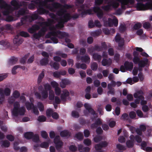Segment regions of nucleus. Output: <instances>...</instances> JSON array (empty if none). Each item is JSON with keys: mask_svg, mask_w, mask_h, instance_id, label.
<instances>
[{"mask_svg": "<svg viewBox=\"0 0 152 152\" xmlns=\"http://www.w3.org/2000/svg\"><path fill=\"white\" fill-rule=\"evenodd\" d=\"M119 2H120L121 7L123 9H125L126 7H130L129 6V4H132L134 3V0H114L110 3H109L108 5L103 8L104 10H108L111 9V7L117 8L119 5Z\"/></svg>", "mask_w": 152, "mask_h": 152, "instance_id": "obj_1", "label": "nucleus"}, {"mask_svg": "<svg viewBox=\"0 0 152 152\" xmlns=\"http://www.w3.org/2000/svg\"><path fill=\"white\" fill-rule=\"evenodd\" d=\"M45 91H43L41 95L38 93H36L35 95L37 98L43 100L46 98L48 96V90L49 91V98L50 100H52L54 98V93L53 91L51 90V87L49 85L47 84L45 86Z\"/></svg>", "mask_w": 152, "mask_h": 152, "instance_id": "obj_2", "label": "nucleus"}, {"mask_svg": "<svg viewBox=\"0 0 152 152\" xmlns=\"http://www.w3.org/2000/svg\"><path fill=\"white\" fill-rule=\"evenodd\" d=\"M136 51H134L133 53L134 58L133 61L134 64H138L139 70L140 71L141 70L142 67H143L145 65L147 64L148 59L146 58L145 59L144 61L140 60V58L138 56L139 53L137 51L142 52L143 50V49L141 48L137 47L136 48Z\"/></svg>", "mask_w": 152, "mask_h": 152, "instance_id": "obj_3", "label": "nucleus"}, {"mask_svg": "<svg viewBox=\"0 0 152 152\" xmlns=\"http://www.w3.org/2000/svg\"><path fill=\"white\" fill-rule=\"evenodd\" d=\"M58 15L60 17L59 19L57 20L58 23L56 26V28H62L63 27V24L66 22L70 18V15L66 11L62 10L58 12Z\"/></svg>", "mask_w": 152, "mask_h": 152, "instance_id": "obj_4", "label": "nucleus"}, {"mask_svg": "<svg viewBox=\"0 0 152 152\" xmlns=\"http://www.w3.org/2000/svg\"><path fill=\"white\" fill-rule=\"evenodd\" d=\"M54 0H37V2L39 1V7H40L42 6H43L45 7L48 9L49 10L53 11L55 10L54 9L59 7L60 6V5L57 3H53L51 4L47 1H52Z\"/></svg>", "mask_w": 152, "mask_h": 152, "instance_id": "obj_5", "label": "nucleus"}, {"mask_svg": "<svg viewBox=\"0 0 152 152\" xmlns=\"http://www.w3.org/2000/svg\"><path fill=\"white\" fill-rule=\"evenodd\" d=\"M81 10L82 11V14L85 13L86 14H89L93 13V12L97 13L98 17L99 18H101L103 15V13L102 10L98 7H95L93 10L89 9L87 10L86 8H85L83 6H82L81 7Z\"/></svg>", "mask_w": 152, "mask_h": 152, "instance_id": "obj_6", "label": "nucleus"}, {"mask_svg": "<svg viewBox=\"0 0 152 152\" xmlns=\"http://www.w3.org/2000/svg\"><path fill=\"white\" fill-rule=\"evenodd\" d=\"M19 104L18 102H15L14 104V107L12 113L13 115L17 116L18 115H23L25 112V110L23 107H19Z\"/></svg>", "mask_w": 152, "mask_h": 152, "instance_id": "obj_7", "label": "nucleus"}, {"mask_svg": "<svg viewBox=\"0 0 152 152\" xmlns=\"http://www.w3.org/2000/svg\"><path fill=\"white\" fill-rule=\"evenodd\" d=\"M130 140H127L126 142V146L129 148L133 146L135 140L137 142H140L142 140L141 138L139 136H137L135 137L133 135H130Z\"/></svg>", "mask_w": 152, "mask_h": 152, "instance_id": "obj_8", "label": "nucleus"}, {"mask_svg": "<svg viewBox=\"0 0 152 152\" xmlns=\"http://www.w3.org/2000/svg\"><path fill=\"white\" fill-rule=\"evenodd\" d=\"M20 35L24 37H27L29 36V34L27 33L24 31H22L20 33V34L18 35L15 37L13 40L14 43L19 45L22 43L23 40L20 39Z\"/></svg>", "mask_w": 152, "mask_h": 152, "instance_id": "obj_9", "label": "nucleus"}, {"mask_svg": "<svg viewBox=\"0 0 152 152\" xmlns=\"http://www.w3.org/2000/svg\"><path fill=\"white\" fill-rule=\"evenodd\" d=\"M143 92L141 91H139L134 94V98L138 99L141 101V105H143L146 104V101L145 100L143 96Z\"/></svg>", "mask_w": 152, "mask_h": 152, "instance_id": "obj_10", "label": "nucleus"}, {"mask_svg": "<svg viewBox=\"0 0 152 152\" xmlns=\"http://www.w3.org/2000/svg\"><path fill=\"white\" fill-rule=\"evenodd\" d=\"M118 20L115 17H112L111 18H109L108 21H105L104 23V25L106 26H112L114 25L117 26L118 25Z\"/></svg>", "mask_w": 152, "mask_h": 152, "instance_id": "obj_11", "label": "nucleus"}, {"mask_svg": "<svg viewBox=\"0 0 152 152\" xmlns=\"http://www.w3.org/2000/svg\"><path fill=\"white\" fill-rule=\"evenodd\" d=\"M10 94V90L8 88H6L4 90L0 89V104L2 103L4 99V96H8Z\"/></svg>", "mask_w": 152, "mask_h": 152, "instance_id": "obj_12", "label": "nucleus"}, {"mask_svg": "<svg viewBox=\"0 0 152 152\" xmlns=\"http://www.w3.org/2000/svg\"><path fill=\"white\" fill-rule=\"evenodd\" d=\"M133 67V64L131 62L126 61L124 64V65H122L120 68L121 71L123 72H124L126 70L131 71Z\"/></svg>", "mask_w": 152, "mask_h": 152, "instance_id": "obj_13", "label": "nucleus"}, {"mask_svg": "<svg viewBox=\"0 0 152 152\" xmlns=\"http://www.w3.org/2000/svg\"><path fill=\"white\" fill-rule=\"evenodd\" d=\"M50 30L51 31L50 36H56L61 38L64 37V33L57 31L55 27H50Z\"/></svg>", "mask_w": 152, "mask_h": 152, "instance_id": "obj_14", "label": "nucleus"}, {"mask_svg": "<svg viewBox=\"0 0 152 152\" xmlns=\"http://www.w3.org/2000/svg\"><path fill=\"white\" fill-rule=\"evenodd\" d=\"M0 6L1 8H4L5 11L3 12L4 15H6L9 12V6L2 0H0Z\"/></svg>", "mask_w": 152, "mask_h": 152, "instance_id": "obj_15", "label": "nucleus"}, {"mask_svg": "<svg viewBox=\"0 0 152 152\" xmlns=\"http://www.w3.org/2000/svg\"><path fill=\"white\" fill-rule=\"evenodd\" d=\"M46 114L48 117L51 115L53 118L54 119H57L58 118V114L56 112L52 113V110L51 109H48L47 110Z\"/></svg>", "mask_w": 152, "mask_h": 152, "instance_id": "obj_16", "label": "nucleus"}, {"mask_svg": "<svg viewBox=\"0 0 152 152\" xmlns=\"http://www.w3.org/2000/svg\"><path fill=\"white\" fill-rule=\"evenodd\" d=\"M107 56V55H105L104 53L103 55V59L102 61V64L104 66H109L112 63V60L111 59L109 58L107 60L105 58Z\"/></svg>", "mask_w": 152, "mask_h": 152, "instance_id": "obj_17", "label": "nucleus"}, {"mask_svg": "<svg viewBox=\"0 0 152 152\" xmlns=\"http://www.w3.org/2000/svg\"><path fill=\"white\" fill-rule=\"evenodd\" d=\"M115 41L118 43V45L119 47H122L124 44V39L121 38L119 34H117L115 37Z\"/></svg>", "mask_w": 152, "mask_h": 152, "instance_id": "obj_18", "label": "nucleus"}, {"mask_svg": "<svg viewBox=\"0 0 152 152\" xmlns=\"http://www.w3.org/2000/svg\"><path fill=\"white\" fill-rule=\"evenodd\" d=\"M26 105L27 110H30L31 109H33V111L34 113L36 115H38L39 113L38 110L36 109L34 107L33 104L31 103V104L29 103H26Z\"/></svg>", "mask_w": 152, "mask_h": 152, "instance_id": "obj_19", "label": "nucleus"}, {"mask_svg": "<svg viewBox=\"0 0 152 152\" xmlns=\"http://www.w3.org/2000/svg\"><path fill=\"white\" fill-rule=\"evenodd\" d=\"M54 143L56 144V147L57 149H58L61 147L63 145L62 142L59 140V136H56L54 139Z\"/></svg>", "mask_w": 152, "mask_h": 152, "instance_id": "obj_20", "label": "nucleus"}, {"mask_svg": "<svg viewBox=\"0 0 152 152\" xmlns=\"http://www.w3.org/2000/svg\"><path fill=\"white\" fill-rule=\"evenodd\" d=\"M13 97H11L8 100V102L10 103H12L14 101L13 98H18L20 96V94L19 92L17 91H14L12 94Z\"/></svg>", "mask_w": 152, "mask_h": 152, "instance_id": "obj_21", "label": "nucleus"}, {"mask_svg": "<svg viewBox=\"0 0 152 152\" xmlns=\"http://www.w3.org/2000/svg\"><path fill=\"white\" fill-rule=\"evenodd\" d=\"M84 107L86 109V110L88 112L89 114L93 115L94 116H95L94 112L92 108H91L89 104H88L86 103L84 104Z\"/></svg>", "mask_w": 152, "mask_h": 152, "instance_id": "obj_22", "label": "nucleus"}, {"mask_svg": "<svg viewBox=\"0 0 152 152\" xmlns=\"http://www.w3.org/2000/svg\"><path fill=\"white\" fill-rule=\"evenodd\" d=\"M146 129V127L144 125H141L140 126V129H136V132L139 135H141L142 134V131H144Z\"/></svg>", "mask_w": 152, "mask_h": 152, "instance_id": "obj_23", "label": "nucleus"}, {"mask_svg": "<svg viewBox=\"0 0 152 152\" xmlns=\"http://www.w3.org/2000/svg\"><path fill=\"white\" fill-rule=\"evenodd\" d=\"M147 144L146 142H143L141 144V146L143 149L147 152L151 151L152 150L151 147H146Z\"/></svg>", "mask_w": 152, "mask_h": 152, "instance_id": "obj_24", "label": "nucleus"}, {"mask_svg": "<svg viewBox=\"0 0 152 152\" xmlns=\"http://www.w3.org/2000/svg\"><path fill=\"white\" fill-rule=\"evenodd\" d=\"M69 95V92L66 90H64L62 91V93L61 95V99L64 100L66 97Z\"/></svg>", "mask_w": 152, "mask_h": 152, "instance_id": "obj_25", "label": "nucleus"}, {"mask_svg": "<svg viewBox=\"0 0 152 152\" xmlns=\"http://www.w3.org/2000/svg\"><path fill=\"white\" fill-rule=\"evenodd\" d=\"M140 103V100L138 99H136L135 100L134 102H132L130 103L131 107L134 108H135L137 106V104Z\"/></svg>", "mask_w": 152, "mask_h": 152, "instance_id": "obj_26", "label": "nucleus"}, {"mask_svg": "<svg viewBox=\"0 0 152 152\" xmlns=\"http://www.w3.org/2000/svg\"><path fill=\"white\" fill-rule=\"evenodd\" d=\"M39 28V27L37 25H34L31 28H30L28 30V31L31 33H33Z\"/></svg>", "mask_w": 152, "mask_h": 152, "instance_id": "obj_27", "label": "nucleus"}, {"mask_svg": "<svg viewBox=\"0 0 152 152\" xmlns=\"http://www.w3.org/2000/svg\"><path fill=\"white\" fill-rule=\"evenodd\" d=\"M107 144V143L106 142H103V143L101 145H100L98 144L95 146V149L96 150H98L102 148V147L105 146H106Z\"/></svg>", "mask_w": 152, "mask_h": 152, "instance_id": "obj_28", "label": "nucleus"}, {"mask_svg": "<svg viewBox=\"0 0 152 152\" xmlns=\"http://www.w3.org/2000/svg\"><path fill=\"white\" fill-rule=\"evenodd\" d=\"M42 33L40 34L39 33L38 34H34V37L36 39L38 38L39 37L42 36V35H43L44 34V31H45V28H43L42 30Z\"/></svg>", "mask_w": 152, "mask_h": 152, "instance_id": "obj_29", "label": "nucleus"}, {"mask_svg": "<svg viewBox=\"0 0 152 152\" xmlns=\"http://www.w3.org/2000/svg\"><path fill=\"white\" fill-rule=\"evenodd\" d=\"M33 135V133L31 132H28L24 134L25 137L27 139H30L31 138Z\"/></svg>", "mask_w": 152, "mask_h": 152, "instance_id": "obj_30", "label": "nucleus"}, {"mask_svg": "<svg viewBox=\"0 0 152 152\" xmlns=\"http://www.w3.org/2000/svg\"><path fill=\"white\" fill-rule=\"evenodd\" d=\"M60 135L61 137L70 136L69 133L67 131H64L61 132Z\"/></svg>", "mask_w": 152, "mask_h": 152, "instance_id": "obj_31", "label": "nucleus"}, {"mask_svg": "<svg viewBox=\"0 0 152 152\" xmlns=\"http://www.w3.org/2000/svg\"><path fill=\"white\" fill-rule=\"evenodd\" d=\"M75 137L77 139L80 140L83 139V136L82 133L79 132L76 134Z\"/></svg>", "mask_w": 152, "mask_h": 152, "instance_id": "obj_32", "label": "nucleus"}, {"mask_svg": "<svg viewBox=\"0 0 152 152\" xmlns=\"http://www.w3.org/2000/svg\"><path fill=\"white\" fill-rule=\"evenodd\" d=\"M102 123L101 121L99 119H98L96 123L95 124L92 125L91 126L92 128H94L97 127V126L100 125Z\"/></svg>", "mask_w": 152, "mask_h": 152, "instance_id": "obj_33", "label": "nucleus"}, {"mask_svg": "<svg viewBox=\"0 0 152 152\" xmlns=\"http://www.w3.org/2000/svg\"><path fill=\"white\" fill-rule=\"evenodd\" d=\"M93 58L95 60H100L101 59V56L97 54H95L93 55Z\"/></svg>", "mask_w": 152, "mask_h": 152, "instance_id": "obj_34", "label": "nucleus"}, {"mask_svg": "<svg viewBox=\"0 0 152 152\" xmlns=\"http://www.w3.org/2000/svg\"><path fill=\"white\" fill-rule=\"evenodd\" d=\"M56 55L58 56H60L64 58H66L67 57V55L65 54L62 53L60 51L57 52L56 53Z\"/></svg>", "mask_w": 152, "mask_h": 152, "instance_id": "obj_35", "label": "nucleus"}, {"mask_svg": "<svg viewBox=\"0 0 152 152\" xmlns=\"http://www.w3.org/2000/svg\"><path fill=\"white\" fill-rule=\"evenodd\" d=\"M76 66L77 68L80 67L83 69H85L86 68V66L85 64H83L80 65L79 64H76Z\"/></svg>", "mask_w": 152, "mask_h": 152, "instance_id": "obj_36", "label": "nucleus"}, {"mask_svg": "<svg viewBox=\"0 0 152 152\" xmlns=\"http://www.w3.org/2000/svg\"><path fill=\"white\" fill-rule=\"evenodd\" d=\"M50 65L52 67L56 69H58L59 68V64L57 63H54L53 64L51 63Z\"/></svg>", "mask_w": 152, "mask_h": 152, "instance_id": "obj_37", "label": "nucleus"}, {"mask_svg": "<svg viewBox=\"0 0 152 152\" xmlns=\"http://www.w3.org/2000/svg\"><path fill=\"white\" fill-rule=\"evenodd\" d=\"M84 144L86 145H89L91 143V140L88 139H86L84 140Z\"/></svg>", "mask_w": 152, "mask_h": 152, "instance_id": "obj_38", "label": "nucleus"}, {"mask_svg": "<svg viewBox=\"0 0 152 152\" xmlns=\"http://www.w3.org/2000/svg\"><path fill=\"white\" fill-rule=\"evenodd\" d=\"M11 4L15 7V8H17L18 7V4L16 1H13L11 2Z\"/></svg>", "mask_w": 152, "mask_h": 152, "instance_id": "obj_39", "label": "nucleus"}, {"mask_svg": "<svg viewBox=\"0 0 152 152\" xmlns=\"http://www.w3.org/2000/svg\"><path fill=\"white\" fill-rule=\"evenodd\" d=\"M40 63L42 65H45L48 63V61L47 58L44 59L40 61Z\"/></svg>", "mask_w": 152, "mask_h": 152, "instance_id": "obj_40", "label": "nucleus"}, {"mask_svg": "<svg viewBox=\"0 0 152 152\" xmlns=\"http://www.w3.org/2000/svg\"><path fill=\"white\" fill-rule=\"evenodd\" d=\"M89 58L87 56H86L81 58V60L85 62H88L89 61Z\"/></svg>", "mask_w": 152, "mask_h": 152, "instance_id": "obj_41", "label": "nucleus"}, {"mask_svg": "<svg viewBox=\"0 0 152 152\" xmlns=\"http://www.w3.org/2000/svg\"><path fill=\"white\" fill-rule=\"evenodd\" d=\"M129 115L130 118H134L136 117V114L134 112L132 111L130 113Z\"/></svg>", "mask_w": 152, "mask_h": 152, "instance_id": "obj_42", "label": "nucleus"}, {"mask_svg": "<svg viewBox=\"0 0 152 152\" xmlns=\"http://www.w3.org/2000/svg\"><path fill=\"white\" fill-rule=\"evenodd\" d=\"M46 120L45 117L43 116H39L38 119V120L40 122L45 121Z\"/></svg>", "mask_w": 152, "mask_h": 152, "instance_id": "obj_43", "label": "nucleus"}, {"mask_svg": "<svg viewBox=\"0 0 152 152\" xmlns=\"http://www.w3.org/2000/svg\"><path fill=\"white\" fill-rule=\"evenodd\" d=\"M37 106L39 109L40 111H42L43 110L44 106L42 103L40 102H38L37 103Z\"/></svg>", "mask_w": 152, "mask_h": 152, "instance_id": "obj_44", "label": "nucleus"}, {"mask_svg": "<svg viewBox=\"0 0 152 152\" xmlns=\"http://www.w3.org/2000/svg\"><path fill=\"white\" fill-rule=\"evenodd\" d=\"M44 77V73L43 72H42L41 74L39 75L38 78V81L39 82H40L41 81V79Z\"/></svg>", "mask_w": 152, "mask_h": 152, "instance_id": "obj_45", "label": "nucleus"}, {"mask_svg": "<svg viewBox=\"0 0 152 152\" xmlns=\"http://www.w3.org/2000/svg\"><path fill=\"white\" fill-rule=\"evenodd\" d=\"M51 84L52 86L55 88H58V83L55 81H52L51 83Z\"/></svg>", "mask_w": 152, "mask_h": 152, "instance_id": "obj_46", "label": "nucleus"}, {"mask_svg": "<svg viewBox=\"0 0 152 152\" xmlns=\"http://www.w3.org/2000/svg\"><path fill=\"white\" fill-rule=\"evenodd\" d=\"M41 135L42 137L44 138H46L48 136V134L47 133L44 131H42L41 132Z\"/></svg>", "mask_w": 152, "mask_h": 152, "instance_id": "obj_47", "label": "nucleus"}, {"mask_svg": "<svg viewBox=\"0 0 152 152\" xmlns=\"http://www.w3.org/2000/svg\"><path fill=\"white\" fill-rule=\"evenodd\" d=\"M116 83L115 82L113 81H111L110 84H109L108 86V87L109 89L111 88V86L114 87L115 86Z\"/></svg>", "mask_w": 152, "mask_h": 152, "instance_id": "obj_48", "label": "nucleus"}, {"mask_svg": "<svg viewBox=\"0 0 152 152\" xmlns=\"http://www.w3.org/2000/svg\"><path fill=\"white\" fill-rule=\"evenodd\" d=\"M97 68V65L96 63H93L91 66V68L93 70H96Z\"/></svg>", "mask_w": 152, "mask_h": 152, "instance_id": "obj_49", "label": "nucleus"}, {"mask_svg": "<svg viewBox=\"0 0 152 152\" xmlns=\"http://www.w3.org/2000/svg\"><path fill=\"white\" fill-rule=\"evenodd\" d=\"M137 114V115L140 117H142L143 115L142 112L139 110H138L136 111Z\"/></svg>", "mask_w": 152, "mask_h": 152, "instance_id": "obj_50", "label": "nucleus"}, {"mask_svg": "<svg viewBox=\"0 0 152 152\" xmlns=\"http://www.w3.org/2000/svg\"><path fill=\"white\" fill-rule=\"evenodd\" d=\"M127 99L129 101H131L133 100V97L132 95L131 94H128L126 96Z\"/></svg>", "mask_w": 152, "mask_h": 152, "instance_id": "obj_51", "label": "nucleus"}, {"mask_svg": "<svg viewBox=\"0 0 152 152\" xmlns=\"http://www.w3.org/2000/svg\"><path fill=\"white\" fill-rule=\"evenodd\" d=\"M151 25L148 22H145L143 24V27H144L146 29H147L149 28Z\"/></svg>", "mask_w": 152, "mask_h": 152, "instance_id": "obj_52", "label": "nucleus"}, {"mask_svg": "<svg viewBox=\"0 0 152 152\" xmlns=\"http://www.w3.org/2000/svg\"><path fill=\"white\" fill-rule=\"evenodd\" d=\"M7 139L11 141H12L14 140V137L11 135H7Z\"/></svg>", "mask_w": 152, "mask_h": 152, "instance_id": "obj_53", "label": "nucleus"}, {"mask_svg": "<svg viewBox=\"0 0 152 152\" xmlns=\"http://www.w3.org/2000/svg\"><path fill=\"white\" fill-rule=\"evenodd\" d=\"M49 146L48 143L47 142H44L41 145V147L43 148H46Z\"/></svg>", "mask_w": 152, "mask_h": 152, "instance_id": "obj_54", "label": "nucleus"}, {"mask_svg": "<svg viewBox=\"0 0 152 152\" xmlns=\"http://www.w3.org/2000/svg\"><path fill=\"white\" fill-rule=\"evenodd\" d=\"M142 24L140 23L136 24L134 26V28L135 29H138L141 27Z\"/></svg>", "mask_w": 152, "mask_h": 152, "instance_id": "obj_55", "label": "nucleus"}, {"mask_svg": "<svg viewBox=\"0 0 152 152\" xmlns=\"http://www.w3.org/2000/svg\"><path fill=\"white\" fill-rule=\"evenodd\" d=\"M55 92L57 95H59L60 94V89L59 88H56L55 89Z\"/></svg>", "mask_w": 152, "mask_h": 152, "instance_id": "obj_56", "label": "nucleus"}, {"mask_svg": "<svg viewBox=\"0 0 152 152\" xmlns=\"http://www.w3.org/2000/svg\"><path fill=\"white\" fill-rule=\"evenodd\" d=\"M69 149L71 151H74L76 150L77 148L75 146L71 145L70 146Z\"/></svg>", "mask_w": 152, "mask_h": 152, "instance_id": "obj_57", "label": "nucleus"}, {"mask_svg": "<svg viewBox=\"0 0 152 152\" xmlns=\"http://www.w3.org/2000/svg\"><path fill=\"white\" fill-rule=\"evenodd\" d=\"M84 135L85 137H88L90 134L89 131L88 130H85L84 132Z\"/></svg>", "mask_w": 152, "mask_h": 152, "instance_id": "obj_58", "label": "nucleus"}, {"mask_svg": "<svg viewBox=\"0 0 152 152\" xmlns=\"http://www.w3.org/2000/svg\"><path fill=\"white\" fill-rule=\"evenodd\" d=\"M115 125V122L113 121H111L109 123V125L110 127L114 126Z\"/></svg>", "mask_w": 152, "mask_h": 152, "instance_id": "obj_59", "label": "nucleus"}, {"mask_svg": "<svg viewBox=\"0 0 152 152\" xmlns=\"http://www.w3.org/2000/svg\"><path fill=\"white\" fill-rule=\"evenodd\" d=\"M3 146L5 147H8L10 145V143L9 142L7 141H6L4 142L2 145Z\"/></svg>", "mask_w": 152, "mask_h": 152, "instance_id": "obj_60", "label": "nucleus"}, {"mask_svg": "<svg viewBox=\"0 0 152 152\" xmlns=\"http://www.w3.org/2000/svg\"><path fill=\"white\" fill-rule=\"evenodd\" d=\"M72 115L74 117L77 118L78 117L79 114L77 112L75 111H72Z\"/></svg>", "mask_w": 152, "mask_h": 152, "instance_id": "obj_61", "label": "nucleus"}, {"mask_svg": "<svg viewBox=\"0 0 152 152\" xmlns=\"http://www.w3.org/2000/svg\"><path fill=\"white\" fill-rule=\"evenodd\" d=\"M117 148L120 150H124L125 147L120 144H118L117 145Z\"/></svg>", "mask_w": 152, "mask_h": 152, "instance_id": "obj_62", "label": "nucleus"}, {"mask_svg": "<svg viewBox=\"0 0 152 152\" xmlns=\"http://www.w3.org/2000/svg\"><path fill=\"white\" fill-rule=\"evenodd\" d=\"M7 76V74H5L2 75L0 76V81L6 78Z\"/></svg>", "mask_w": 152, "mask_h": 152, "instance_id": "obj_63", "label": "nucleus"}, {"mask_svg": "<svg viewBox=\"0 0 152 152\" xmlns=\"http://www.w3.org/2000/svg\"><path fill=\"white\" fill-rule=\"evenodd\" d=\"M105 108L107 111H110L111 110V106L110 104H107L105 107Z\"/></svg>", "mask_w": 152, "mask_h": 152, "instance_id": "obj_64", "label": "nucleus"}]
</instances>
